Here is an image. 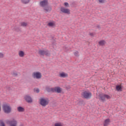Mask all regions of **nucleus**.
Instances as JSON below:
<instances>
[{
  "mask_svg": "<svg viewBox=\"0 0 126 126\" xmlns=\"http://www.w3.org/2000/svg\"><path fill=\"white\" fill-rule=\"evenodd\" d=\"M98 99L102 101V102H105L106 101V99L107 100H109L111 99V96L109 95V94H100L98 95Z\"/></svg>",
  "mask_w": 126,
  "mask_h": 126,
  "instance_id": "obj_1",
  "label": "nucleus"
},
{
  "mask_svg": "<svg viewBox=\"0 0 126 126\" xmlns=\"http://www.w3.org/2000/svg\"><path fill=\"white\" fill-rule=\"evenodd\" d=\"M3 110L5 114H9L11 112V107L9 104H4L3 105Z\"/></svg>",
  "mask_w": 126,
  "mask_h": 126,
  "instance_id": "obj_2",
  "label": "nucleus"
},
{
  "mask_svg": "<svg viewBox=\"0 0 126 126\" xmlns=\"http://www.w3.org/2000/svg\"><path fill=\"white\" fill-rule=\"evenodd\" d=\"M39 5L41 7H43L44 8V10H45V11H48V0L40 1L39 2Z\"/></svg>",
  "mask_w": 126,
  "mask_h": 126,
  "instance_id": "obj_3",
  "label": "nucleus"
},
{
  "mask_svg": "<svg viewBox=\"0 0 126 126\" xmlns=\"http://www.w3.org/2000/svg\"><path fill=\"white\" fill-rule=\"evenodd\" d=\"M81 95L83 96V98H84L85 99H90V98L92 97V93L86 91L82 92Z\"/></svg>",
  "mask_w": 126,
  "mask_h": 126,
  "instance_id": "obj_4",
  "label": "nucleus"
},
{
  "mask_svg": "<svg viewBox=\"0 0 126 126\" xmlns=\"http://www.w3.org/2000/svg\"><path fill=\"white\" fill-rule=\"evenodd\" d=\"M51 92L53 93H58L60 94L63 91V89L60 87H56L55 88H52L51 89Z\"/></svg>",
  "mask_w": 126,
  "mask_h": 126,
  "instance_id": "obj_5",
  "label": "nucleus"
},
{
  "mask_svg": "<svg viewBox=\"0 0 126 126\" xmlns=\"http://www.w3.org/2000/svg\"><path fill=\"white\" fill-rule=\"evenodd\" d=\"M7 125H9L10 126H17V121L15 119L12 120H7L6 121Z\"/></svg>",
  "mask_w": 126,
  "mask_h": 126,
  "instance_id": "obj_6",
  "label": "nucleus"
},
{
  "mask_svg": "<svg viewBox=\"0 0 126 126\" xmlns=\"http://www.w3.org/2000/svg\"><path fill=\"white\" fill-rule=\"evenodd\" d=\"M32 77L36 79H40L42 77V74L40 72H34L32 73Z\"/></svg>",
  "mask_w": 126,
  "mask_h": 126,
  "instance_id": "obj_7",
  "label": "nucleus"
},
{
  "mask_svg": "<svg viewBox=\"0 0 126 126\" xmlns=\"http://www.w3.org/2000/svg\"><path fill=\"white\" fill-rule=\"evenodd\" d=\"M47 100L45 99L44 98H41L39 99V104L43 107H46V105H47Z\"/></svg>",
  "mask_w": 126,
  "mask_h": 126,
  "instance_id": "obj_8",
  "label": "nucleus"
},
{
  "mask_svg": "<svg viewBox=\"0 0 126 126\" xmlns=\"http://www.w3.org/2000/svg\"><path fill=\"white\" fill-rule=\"evenodd\" d=\"M60 10L63 13H64L65 14H70V11L69 9L65 8L64 7H61Z\"/></svg>",
  "mask_w": 126,
  "mask_h": 126,
  "instance_id": "obj_9",
  "label": "nucleus"
},
{
  "mask_svg": "<svg viewBox=\"0 0 126 126\" xmlns=\"http://www.w3.org/2000/svg\"><path fill=\"white\" fill-rule=\"evenodd\" d=\"M38 54L40 56H47L48 55V52L45 50H39L38 51Z\"/></svg>",
  "mask_w": 126,
  "mask_h": 126,
  "instance_id": "obj_10",
  "label": "nucleus"
},
{
  "mask_svg": "<svg viewBox=\"0 0 126 126\" xmlns=\"http://www.w3.org/2000/svg\"><path fill=\"white\" fill-rule=\"evenodd\" d=\"M25 100H26V102L28 103H32V98L29 95H27L25 96Z\"/></svg>",
  "mask_w": 126,
  "mask_h": 126,
  "instance_id": "obj_11",
  "label": "nucleus"
},
{
  "mask_svg": "<svg viewBox=\"0 0 126 126\" xmlns=\"http://www.w3.org/2000/svg\"><path fill=\"white\" fill-rule=\"evenodd\" d=\"M60 77H63V78H65V77H67L68 76V75L67 73H65L63 72H62V73H60L59 74Z\"/></svg>",
  "mask_w": 126,
  "mask_h": 126,
  "instance_id": "obj_12",
  "label": "nucleus"
},
{
  "mask_svg": "<svg viewBox=\"0 0 126 126\" xmlns=\"http://www.w3.org/2000/svg\"><path fill=\"white\" fill-rule=\"evenodd\" d=\"M116 90L117 91L122 92L123 91V86H122V85H117L116 86Z\"/></svg>",
  "mask_w": 126,
  "mask_h": 126,
  "instance_id": "obj_13",
  "label": "nucleus"
},
{
  "mask_svg": "<svg viewBox=\"0 0 126 126\" xmlns=\"http://www.w3.org/2000/svg\"><path fill=\"white\" fill-rule=\"evenodd\" d=\"M17 111L20 113H23V112H25V109L22 106H19L17 107Z\"/></svg>",
  "mask_w": 126,
  "mask_h": 126,
  "instance_id": "obj_14",
  "label": "nucleus"
},
{
  "mask_svg": "<svg viewBox=\"0 0 126 126\" xmlns=\"http://www.w3.org/2000/svg\"><path fill=\"white\" fill-rule=\"evenodd\" d=\"M48 26L54 28V27H56V24L54 22H50L48 23Z\"/></svg>",
  "mask_w": 126,
  "mask_h": 126,
  "instance_id": "obj_15",
  "label": "nucleus"
},
{
  "mask_svg": "<svg viewBox=\"0 0 126 126\" xmlns=\"http://www.w3.org/2000/svg\"><path fill=\"white\" fill-rule=\"evenodd\" d=\"M109 123H111V121H110V119H106L104 121V123L103 124V126H108Z\"/></svg>",
  "mask_w": 126,
  "mask_h": 126,
  "instance_id": "obj_16",
  "label": "nucleus"
},
{
  "mask_svg": "<svg viewBox=\"0 0 126 126\" xmlns=\"http://www.w3.org/2000/svg\"><path fill=\"white\" fill-rule=\"evenodd\" d=\"M19 56L20 57V58H23V57L25 56V53L24 51H19Z\"/></svg>",
  "mask_w": 126,
  "mask_h": 126,
  "instance_id": "obj_17",
  "label": "nucleus"
},
{
  "mask_svg": "<svg viewBox=\"0 0 126 126\" xmlns=\"http://www.w3.org/2000/svg\"><path fill=\"white\" fill-rule=\"evenodd\" d=\"M99 46H104L106 44V41L104 40H100L98 42Z\"/></svg>",
  "mask_w": 126,
  "mask_h": 126,
  "instance_id": "obj_18",
  "label": "nucleus"
},
{
  "mask_svg": "<svg viewBox=\"0 0 126 126\" xmlns=\"http://www.w3.org/2000/svg\"><path fill=\"white\" fill-rule=\"evenodd\" d=\"M28 25V23L25 22H23L21 23V26L22 27H26Z\"/></svg>",
  "mask_w": 126,
  "mask_h": 126,
  "instance_id": "obj_19",
  "label": "nucleus"
},
{
  "mask_svg": "<svg viewBox=\"0 0 126 126\" xmlns=\"http://www.w3.org/2000/svg\"><path fill=\"white\" fill-rule=\"evenodd\" d=\"M21 2L24 4H27L30 2V0H21Z\"/></svg>",
  "mask_w": 126,
  "mask_h": 126,
  "instance_id": "obj_20",
  "label": "nucleus"
},
{
  "mask_svg": "<svg viewBox=\"0 0 126 126\" xmlns=\"http://www.w3.org/2000/svg\"><path fill=\"white\" fill-rule=\"evenodd\" d=\"M56 45H57V43H56V40H53L52 41V45H53V48L54 49H56Z\"/></svg>",
  "mask_w": 126,
  "mask_h": 126,
  "instance_id": "obj_21",
  "label": "nucleus"
},
{
  "mask_svg": "<svg viewBox=\"0 0 126 126\" xmlns=\"http://www.w3.org/2000/svg\"><path fill=\"white\" fill-rule=\"evenodd\" d=\"M54 126H63V124L61 122L56 123L54 124Z\"/></svg>",
  "mask_w": 126,
  "mask_h": 126,
  "instance_id": "obj_22",
  "label": "nucleus"
},
{
  "mask_svg": "<svg viewBox=\"0 0 126 126\" xmlns=\"http://www.w3.org/2000/svg\"><path fill=\"white\" fill-rule=\"evenodd\" d=\"M0 126H5V124L2 120H0Z\"/></svg>",
  "mask_w": 126,
  "mask_h": 126,
  "instance_id": "obj_23",
  "label": "nucleus"
},
{
  "mask_svg": "<svg viewBox=\"0 0 126 126\" xmlns=\"http://www.w3.org/2000/svg\"><path fill=\"white\" fill-rule=\"evenodd\" d=\"M14 30L16 31V32H19V31H20V28L19 27H15Z\"/></svg>",
  "mask_w": 126,
  "mask_h": 126,
  "instance_id": "obj_24",
  "label": "nucleus"
},
{
  "mask_svg": "<svg viewBox=\"0 0 126 126\" xmlns=\"http://www.w3.org/2000/svg\"><path fill=\"white\" fill-rule=\"evenodd\" d=\"M99 3H105V2H107V0H98Z\"/></svg>",
  "mask_w": 126,
  "mask_h": 126,
  "instance_id": "obj_25",
  "label": "nucleus"
},
{
  "mask_svg": "<svg viewBox=\"0 0 126 126\" xmlns=\"http://www.w3.org/2000/svg\"><path fill=\"white\" fill-rule=\"evenodd\" d=\"M64 5L66 7H69V4H68V3L67 2H65L64 3Z\"/></svg>",
  "mask_w": 126,
  "mask_h": 126,
  "instance_id": "obj_26",
  "label": "nucleus"
},
{
  "mask_svg": "<svg viewBox=\"0 0 126 126\" xmlns=\"http://www.w3.org/2000/svg\"><path fill=\"white\" fill-rule=\"evenodd\" d=\"M12 75H13V76H17L18 74L16 72L13 71L12 73Z\"/></svg>",
  "mask_w": 126,
  "mask_h": 126,
  "instance_id": "obj_27",
  "label": "nucleus"
},
{
  "mask_svg": "<svg viewBox=\"0 0 126 126\" xmlns=\"http://www.w3.org/2000/svg\"><path fill=\"white\" fill-rule=\"evenodd\" d=\"M78 54H79L78 51H75V52H74V56H75V57H78V56H79Z\"/></svg>",
  "mask_w": 126,
  "mask_h": 126,
  "instance_id": "obj_28",
  "label": "nucleus"
},
{
  "mask_svg": "<svg viewBox=\"0 0 126 126\" xmlns=\"http://www.w3.org/2000/svg\"><path fill=\"white\" fill-rule=\"evenodd\" d=\"M6 88L7 90H9V91H10V90H12L11 87L8 86V87H6Z\"/></svg>",
  "mask_w": 126,
  "mask_h": 126,
  "instance_id": "obj_29",
  "label": "nucleus"
},
{
  "mask_svg": "<svg viewBox=\"0 0 126 126\" xmlns=\"http://www.w3.org/2000/svg\"><path fill=\"white\" fill-rule=\"evenodd\" d=\"M34 92H36V93H39V92H40V90L39 89H34Z\"/></svg>",
  "mask_w": 126,
  "mask_h": 126,
  "instance_id": "obj_30",
  "label": "nucleus"
},
{
  "mask_svg": "<svg viewBox=\"0 0 126 126\" xmlns=\"http://www.w3.org/2000/svg\"><path fill=\"white\" fill-rule=\"evenodd\" d=\"M4 57V55L2 53H0V58H2Z\"/></svg>",
  "mask_w": 126,
  "mask_h": 126,
  "instance_id": "obj_31",
  "label": "nucleus"
},
{
  "mask_svg": "<svg viewBox=\"0 0 126 126\" xmlns=\"http://www.w3.org/2000/svg\"><path fill=\"white\" fill-rule=\"evenodd\" d=\"M52 10V7L51 6H48V11H51Z\"/></svg>",
  "mask_w": 126,
  "mask_h": 126,
  "instance_id": "obj_32",
  "label": "nucleus"
},
{
  "mask_svg": "<svg viewBox=\"0 0 126 126\" xmlns=\"http://www.w3.org/2000/svg\"><path fill=\"white\" fill-rule=\"evenodd\" d=\"M90 36H93V37L94 36V33H92V32H91V33H90Z\"/></svg>",
  "mask_w": 126,
  "mask_h": 126,
  "instance_id": "obj_33",
  "label": "nucleus"
},
{
  "mask_svg": "<svg viewBox=\"0 0 126 126\" xmlns=\"http://www.w3.org/2000/svg\"><path fill=\"white\" fill-rule=\"evenodd\" d=\"M96 27H97V28H98V29H101V27L100 26V25H97V26H96Z\"/></svg>",
  "mask_w": 126,
  "mask_h": 126,
  "instance_id": "obj_34",
  "label": "nucleus"
},
{
  "mask_svg": "<svg viewBox=\"0 0 126 126\" xmlns=\"http://www.w3.org/2000/svg\"><path fill=\"white\" fill-rule=\"evenodd\" d=\"M79 103H81V104H82V103H83V100L82 101H80Z\"/></svg>",
  "mask_w": 126,
  "mask_h": 126,
  "instance_id": "obj_35",
  "label": "nucleus"
},
{
  "mask_svg": "<svg viewBox=\"0 0 126 126\" xmlns=\"http://www.w3.org/2000/svg\"><path fill=\"white\" fill-rule=\"evenodd\" d=\"M20 126H24V125H23V124H21Z\"/></svg>",
  "mask_w": 126,
  "mask_h": 126,
  "instance_id": "obj_36",
  "label": "nucleus"
},
{
  "mask_svg": "<svg viewBox=\"0 0 126 126\" xmlns=\"http://www.w3.org/2000/svg\"><path fill=\"white\" fill-rule=\"evenodd\" d=\"M0 111H1V109L0 108Z\"/></svg>",
  "mask_w": 126,
  "mask_h": 126,
  "instance_id": "obj_37",
  "label": "nucleus"
},
{
  "mask_svg": "<svg viewBox=\"0 0 126 126\" xmlns=\"http://www.w3.org/2000/svg\"><path fill=\"white\" fill-rule=\"evenodd\" d=\"M49 89H50V88H48V92H49Z\"/></svg>",
  "mask_w": 126,
  "mask_h": 126,
  "instance_id": "obj_38",
  "label": "nucleus"
},
{
  "mask_svg": "<svg viewBox=\"0 0 126 126\" xmlns=\"http://www.w3.org/2000/svg\"><path fill=\"white\" fill-rule=\"evenodd\" d=\"M52 39H54V37H52Z\"/></svg>",
  "mask_w": 126,
  "mask_h": 126,
  "instance_id": "obj_39",
  "label": "nucleus"
},
{
  "mask_svg": "<svg viewBox=\"0 0 126 126\" xmlns=\"http://www.w3.org/2000/svg\"><path fill=\"white\" fill-rule=\"evenodd\" d=\"M48 56H49V53H48Z\"/></svg>",
  "mask_w": 126,
  "mask_h": 126,
  "instance_id": "obj_40",
  "label": "nucleus"
}]
</instances>
